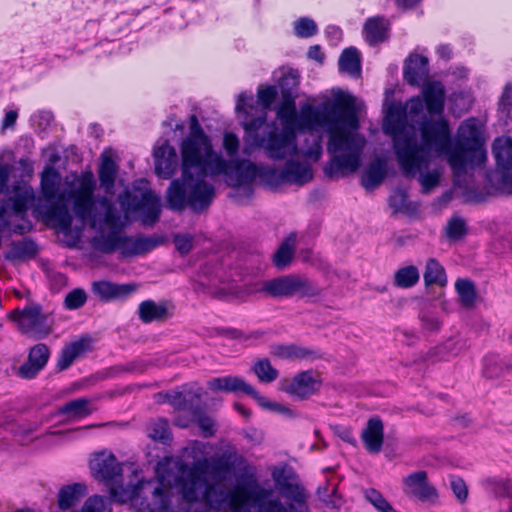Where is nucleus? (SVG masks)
Masks as SVG:
<instances>
[{"instance_id": "38", "label": "nucleus", "mask_w": 512, "mask_h": 512, "mask_svg": "<svg viewBox=\"0 0 512 512\" xmlns=\"http://www.w3.org/2000/svg\"><path fill=\"white\" fill-rule=\"evenodd\" d=\"M33 199L34 194L31 188L24 187L20 189L14 197L10 198L14 214L22 218Z\"/></svg>"}, {"instance_id": "1", "label": "nucleus", "mask_w": 512, "mask_h": 512, "mask_svg": "<svg viewBox=\"0 0 512 512\" xmlns=\"http://www.w3.org/2000/svg\"><path fill=\"white\" fill-rule=\"evenodd\" d=\"M253 100L251 93L238 96L236 112L242 114L243 153L251 155L254 148H263L273 160H283L297 155L296 131L321 132L327 135V151L331 155L325 173L339 178L352 173V95L340 89L332 90V98L320 105L304 104L296 111L292 98H284L276 115L282 124L267 123L265 111L248 119L245 106Z\"/></svg>"}, {"instance_id": "37", "label": "nucleus", "mask_w": 512, "mask_h": 512, "mask_svg": "<svg viewBox=\"0 0 512 512\" xmlns=\"http://www.w3.org/2000/svg\"><path fill=\"white\" fill-rule=\"evenodd\" d=\"M455 289L461 305L466 308L472 307L476 299L474 283L468 279H458L455 283Z\"/></svg>"}, {"instance_id": "24", "label": "nucleus", "mask_w": 512, "mask_h": 512, "mask_svg": "<svg viewBox=\"0 0 512 512\" xmlns=\"http://www.w3.org/2000/svg\"><path fill=\"white\" fill-rule=\"evenodd\" d=\"M364 37L370 45L384 42L389 36V22L381 17L367 20L364 26Z\"/></svg>"}, {"instance_id": "36", "label": "nucleus", "mask_w": 512, "mask_h": 512, "mask_svg": "<svg viewBox=\"0 0 512 512\" xmlns=\"http://www.w3.org/2000/svg\"><path fill=\"white\" fill-rule=\"evenodd\" d=\"M295 237H288L278 248L273 256L276 267L283 269L289 265L294 255Z\"/></svg>"}, {"instance_id": "61", "label": "nucleus", "mask_w": 512, "mask_h": 512, "mask_svg": "<svg viewBox=\"0 0 512 512\" xmlns=\"http://www.w3.org/2000/svg\"><path fill=\"white\" fill-rule=\"evenodd\" d=\"M361 75V55L354 49V78H358Z\"/></svg>"}, {"instance_id": "34", "label": "nucleus", "mask_w": 512, "mask_h": 512, "mask_svg": "<svg viewBox=\"0 0 512 512\" xmlns=\"http://www.w3.org/2000/svg\"><path fill=\"white\" fill-rule=\"evenodd\" d=\"M423 278L427 286L438 285L443 287L447 284V276L445 273V269L434 258H430L427 260Z\"/></svg>"}, {"instance_id": "6", "label": "nucleus", "mask_w": 512, "mask_h": 512, "mask_svg": "<svg viewBox=\"0 0 512 512\" xmlns=\"http://www.w3.org/2000/svg\"><path fill=\"white\" fill-rule=\"evenodd\" d=\"M449 152L438 154L436 157H445L447 163L457 176L466 172L467 165H481L487 159L481 133L475 119L464 121L458 129V139L452 141L450 137Z\"/></svg>"}, {"instance_id": "14", "label": "nucleus", "mask_w": 512, "mask_h": 512, "mask_svg": "<svg viewBox=\"0 0 512 512\" xmlns=\"http://www.w3.org/2000/svg\"><path fill=\"white\" fill-rule=\"evenodd\" d=\"M50 350L44 343L30 348L27 360L17 369V375L23 379H33L46 366Z\"/></svg>"}, {"instance_id": "4", "label": "nucleus", "mask_w": 512, "mask_h": 512, "mask_svg": "<svg viewBox=\"0 0 512 512\" xmlns=\"http://www.w3.org/2000/svg\"><path fill=\"white\" fill-rule=\"evenodd\" d=\"M421 96L410 98L404 105L392 103L383 122V131L393 139V148L398 165L409 178H417L423 194L432 193L439 185L442 172L430 168L432 152H449L450 127L447 120H426L419 126L421 141L418 144L412 126L408 125L424 110Z\"/></svg>"}, {"instance_id": "23", "label": "nucleus", "mask_w": 512, "mask_h": 512, "mask_svg": "<svg viewBox=\"0 0 512 512\" xmlns=\"http://www.w3.org/2000/svg\"><path fill=\"white\" fill-rule=\"evenodd\" d=\"M282 182L304 185L313 178V172L308 164L288 161L279 174Z\"/></svg>"}, {"instance_id": "48", "label": "nucleus", "mask_w": 512, "mask_h": 512, "mask_svg": "<svg viewBox=\"0 0 512 512\" xmlns=\"http://www.w3.org/2000/svg\"><path fill=\"white\" fill-rule=\"evenodd\" d=\"M295 34L300 38H309L317 33V25L314 20L302 17L294 23Z\"/></svg>"}, {"instance_id": "47", "label": "nucleus", "mask_w": 512, "mask_h": 512, "mask_svg": "<svg viewBox=\"0 0 512 512\" xmlns=\"http://www.w3.org/2000/svg\"><path fill=\"white\" fill-rule=\"evenodd\" d=\"M467 232L466 222L459 216L452 217L446 226L447 237L452 240L461 239Z\"/></svg>"}, {"instance_id": "31", "label": "nucleus", "mask_w": 512, "mask_h": 512, "mask_svg": "<svg viewBox=\"0 0 512 512\" xmlns=\"http://www.w3.org/2000/svg\"><path fill=\"white\" fill-rule=\"evenodd\" d=\"M37 254L36 244L29 239L13 242L10 249L5 254V259L9 261H18L32 258Z\"/></svg>"}, {"instance_id": "62", "label": "nucleus", "mask_w": 512, "mask_h": 512, "mask_svg": "<svg viewBox=\"0 0 512 512\" xmlns=\"http://www.w3.org/2000/svg\"><path fill=\"white\" fill-rule=\"evenodd\" d=\"M440 58L449 60L452 56V50L449 45H440L437 49Z\"/></svg>"}, {"instance_id": "21", "label": "nucleus", "mask_w": 512, "mask_h": 512, "mask_svg": "<svg viewBox=\"0 0 512 512\" xmlns=\"http://www.w3.org/2000/svg\"><path fill=\"white\" fill-rule=\"evenodd\" d=\"M422 99L429 114H442L445 101L444 86L437 81L425 84L422 87Z\"/></svg>"}, {"instance_id": "44", "label": "nucleus", "mask_w": 512, "mask_h": 512, "mask_svg": "<svg viewBox=\"0 0 512 512\" xmlns=\"http://www.w3.org/2000/svg\"><path fill=\"white\" fill-rule=\"evenodd\" d=\"M483 374L485 377L494 379L505 374L503 359L496 355H488L484 358Z\"/></svg>"}, {"instance_id": "54", "label": "nucleus", "mask_w": 512, "mask_h": 512, "mask_svg": "<svg viewBox=\"0 0 512 512\" xmlns=\"http://www.w3.org/2000/svg\"><path fill=\"white\" fill-rule=\"evenodd\" d=\"M339 70L342 72H352V47L344 49L339 58Z\"/></svg>"}, {"instance_id": "26", "label": "nucleus", "mask_w": 512, "mask_h": 512, "mask_svg": "<svg viewBox=\"0 0 512 512\" xmlns=\"http://www.w3.org/2000/svg\"><path fill=\"white\" fill-rule=\"evenodd\" d=\"M87 487L82 483H74L62 487L58 493V505L61 510L74 507L86 495Z\"/></svg>"}, {"instance_id": "9", "label": "nucleus", "mask_w": 512, "mask_h": 512, "mask_svg": "<svg viewBox=\"0 0 512 512\" xmlns=\"http://www.w3.org/2000/svg\"><path fill=\"white\" fill-rule=\"evenodd\" d=\"M207 387L213 392H242L251 396L263 408L284 413L290 412L288 408L267 400L264 396L260 395L253 386H251L242 377L239 376L228 375L212 378L207 382Z\"/></svg>"}, {"instance_id": "30", "label": "nucleus", "mask_w": 512, "mask_h": 512, "mask_svg": "<svg viewBox=\"0 0 512 512\" xmlns=\"http://www.w3.org/2000/svg\"><path fill=\"white\" fill-rule=\"evenodd\" d=\"M91 401L87 398H77L58 408V414L68 415L71 419H80L92 413Z\"/></svg>"}, {"instance_id": "11", "label": "nucleus", "mask_w": 512, "mask_h": 512, "mask_svg": "<svg viewBox=\"0 0 512 512\" xmlns=\"http://www.w3.org/2000/svg\"><path fill=\"white\" fill-rule=\"evenodd\" d=\"M86 174H91L93 176L91 172H86L82 173L78 177H75L71 181L66 180L65 189L60 194H58L61 176L53 167L48 166L41 174L40 184L42 196L48 202H52L57 199L59 202L72 201V204L74 205L73 198L69 196L70 190L72 189L74 183Z\"/></svg>"}, {"instance_id": "19", "label": "nucleus", "mask_w": 512, "mask_h": 512, "mask_svg": "<svg viewBox=\"0 0 512 512\" xmlns=\"http://www.w3.org/2000/svg\"><path fill=\"white\" fill-rule=\"evenodd\" d=\"M429 74L428 59L422 55L412 54L405 61L403 76L411 86H419Z\"/></svg>"}, {"instance_id": "40", "label": "nucleus", "mask_w": 512, "mask_h": 512, "mask_svg": "<svg viewBox=\"0 0 512 512\" xmlns=\"http://www.w3.org/2000/svg\"><path fill=\"white\" fill-rule=\"evenodd\" d=\"M253 372L261 382L271 383L278 378L279 372L275 369L270 361L266 358L260 359L255 362Z\"/></svg>"}, {"instance_id": "59", "label": "nucleus", "mask_w": 512, "mask_h": 512, "mask_svg": "<svg viewBox=\"0 0 512 512\" xmlns=\"http://www.w3.org/2000/svg\"><path fill=\"white\" fill-rule=\"evenodd\" d=\"M325 32L334 44H337L340 41L342 33L338 27L333 25L328 26Z\"/></svg>"}, {"instance_id": "13", "label": "nucleus", "mask_w": 512, "mask_h": 512, "mask_svg": "<svg viewBox=\"0 0 512 512\" xmlns=\"http://www.w3.org/2000/svg\"><path fill=\"white\" fill-rule=\"evenodd\" d=\"M403 492L409 496L424 502H433L438 494L435 487L428 481L426 471L413 472L403 478Z\"/></svg>"}, {"instance_id": "27", "label": "nucleus", "mask_w": 512, "mask_h": 512, "mask_svg": "<svg viewBox=\"0 0 512 512\" xmlns=\"http://www.w3.org/2000/svg\"><path fill=\"white\" fill-rule=\"evenodd\" d=\"M138 314L144 323L162 321L169 316L166 305L164 303H156L153 300H146L140 303Z\"/></svg>"}, {"instance_id": "33", "label": "nucleus", "mask_w": 512, "mask_h": 512, "mask_svg": "<svg viewBox=\"0 0 512 512\" xmlns=\"http://www.w3.org/2000/svg\"><path fill=\"white\" fill-rule=\"evenodd\" d=\"M387 173L386 163L380 159L372 162L362 177V185L366 189H374L385 178Z\"/></svg>"}, {"instance_id": "63", "label": "nucleus", "mask_w": 512, "mask_h": 512, "mask_svg": "<svg viewBox=\"0 0 512 512\" xmlns=\"http://www.w3.org/2000/svg\"><path fill=\"white\" fill-rule=\"evenodd\" d=\"M205 450L206 445L198 441L192 443L190 447L186 448V452L192 454H194L196 451L200 452L201 454H204Z\"/></svg>"}, {"instance_id": "5", "label": "nucleus", "mask_w": 512, "mask_h": 512, "mask_svg": "<svg viewBox=\"0 0 512 512\" xmlns=\"http://www.w3.org/2000/svg\"><path fill=\"white\" fill-rule=\"evenodd\" d=\"M208 468L209 461L204 457L182 470L176 485L185 502H200L215 511L228 507L232 512H239L252 499L256 512H296L275 496L272 489L257 486L249 494L241 487L229 491L220 482L209 483L205 478Z\"/></svg>"}, {"instance_id": "39", "label": "nucleus", "mask_w": 512, "mask_h": 512, "mask_svg": "<svg viewBox=\"0 0 512 512\" xmlns=\"http://www.w3.org/2000/svg\"><path fill=\"white\" fill-rule=\"evenodd\" d=\"M272 354L283 359H306L312 352L296 345H278L273 347Z\"/></svg>"}, {"instance_id": "12", "label": "nucleus", "mask_w": 512, "mask_h": 512, "mask_svg": "<svg viewBox=\"0 0 512 512\" xmlns=\"http://www.w3.org/2000/svg\"><path fill=\"white\" fill-rule=\"evenodd\" d=\"M322 385L319 373L307 370L296 374L291 380L282 384L283 391L299 399H305L315 394Z\"/></svg>"}, {"instance_id": "18", "label": "nucleus", "mask_w": 512, "mask_h": 512, "mask_svg": "<svg viewBox=\"0 0 512 512\" xmlns=\"http://www.w3.org/2000/svg\"><path fill=\"white\" fill-rule=\"evenodd\" d=\"M360 439L369 454H379L384 443V425L379 417H372L362 430Z\"/></svg>"}, {"instance_id": "55", "label": "nucleus", "mask_w": 512, "mask_h": 512, "mask_svg": "<svg viewBox=\"0 0 512 512\" xmlns=\"http://www.w3.org/2000/svg\"><path fill=\"white\" fill-rule=\"evenodd\" d=\"M322 155V144L320 137H317L314 139L313 144L304 150V156L313 160L317 161L320 159Z\"/></svg>"}, {"instance_id": "51", "label": "nucleus", "mask_w": 512, "mask_h": 512, "mask_svg": "<svg viewBox=\"0 0 512 512\" xmlns=\"http://www.w3.org/2000/svg\"><path fill=\"white\" fill-rule=\"evenodd\" d=\"M173 242L181 254L189 253L193 248V237L189 234L175 235Z\"/></svg>"}, {"instance_id": "53", "label": "nucleus", "mask_w": 512, "mask_h": 512, "mask_svg": "<svg viewBox=\"0 0 512 512\" xmlns=\"http://www.w3.org/2000/svg\"><path fill=\"white\" fill-rule=\"evenodd\" d=\"M451 489L460 502H464L468 496V489L463 479L452 477L450 481Z\"/></svg>"}, {"instance_id": "15", "label": "nucleus", "mask_w": 512, "mask_h": 512, "mask_svg": "<svg viewBox=\"0 0 512 512\" xmlns=\"http://www.w3.org/2000/svg\"><path fill=\"white\" fill-rule=\"evenodd\" d=\"M137 286L133 283L117 284L110 281H96L92 283V292L104 302L123 300L134 293Z\"/></svg>"}, {"instance_id": "29", "label": "nucleus", "mask_w": 512, "mask_h": 512, "mask_svg": "<svg viewBox=\"0 0 512 512\" xmlns=\"http://www.w3.org/2000/svg\"><path fill=\"white\" fill-rule=\"evenodd\" d=\"M46 217L49 221H52L61 231H70L73 218L68 207L63 202L58 201L56 205H53L47 211Z\"/></svg>"}, {"instance_id": "22", "label": "nucleus", "mask_w": 512, "mask_h": 512, "mask_svg": "<svg viewBox=\"0 0 512 512\" xmlns=\"http://www.w3.org/2000/svg\"><path fill=\"white\" fill-rule=\"evenodd\" d=\"M203 396L201 387L185 386L181 391H173L166 395L167 401L178 410H190L193 413V404L199 402Z\"/></svg>"}, {"instance_id": "46", "label": "nucleus", "mask_w": 512, "mask_h": 512, "mask_svg": "<svg viewBox=\"0 0 512 512\" xmlns=\"http://www.w3.org/2000/svg\"><path fill=\"white\" fill-rule=\"evenodd\" d=\"M192 415L204 437L208 438L214 436L216 432V424L212 417L202 414L199 408H195Z\"/></svg>"}, {"instance_id": "43", "label": "nucleus", "mask_w": 512, "mask_h": 512, "mask_svg": "<svg viewBox=\"0 0 512 512\" xmlns=\"http://www.w3.org/2000/svg\"><path fill=\"white\" fill-rule=\"evenodd\" d=\"M148 436L155 440L165 443L170 439V430L168 421L163 418H159L152 421L148 427Z\"/></svg>"}, {"instance_id": "25", "label": "nucleus", "mask_w": 512, "mask_h": 512, "mask_svg": "<svg viewBox=\"0 0 512 512\" xmlns=\"http://www.w3.org/2000/svg\"><path fill=\"white\" fill-rule=\"evenodd\" d=\"M492 153L497 167L503 171L512 169V138L498 137L492 145Z\"/></svg>"}, {"instance_id": "35", "label": "nucleus", "mask_w": 512, "mask_h": 512, "mask_svg": "<svg viewBox=\"0 0 512 512\" xmlns=\"http://www.w3.org/2000/svg\"><path fill=\"white\" fill-rule=\"evenodd\" d=\"M420 273L416 266L409 265L399 268L394 274V285L399 288H411L418 283Z\"/></svg>"}, {"instance_id": "60", "label": "nucleus", "mask_w": 512, "mask_h": 512, "mask_svg": "<svg viewBox=\"0 0 512 512\" xmlns=\"http://www.w3.org/2000/svg\"><path fill=\"white\" fill-rule=\"evenodd\" d=\"M9 180V171L7 167L0 166V193L7 190V183Z\"/></svg>"}, {"instance_id": "16", "label": "nucleus", "mask_w": 512, "mask_h": 512, "mask_svg": "<svg viewBox=\"0 0 512 512\" xmlns=\"http://www.w3.org/2000/svg\"><path fill=\"white\" fill-rule=\"evenodd\" d=\"M155 158V172L163 178H171L178 167V156L174 147L170 146L167 142L158 146L154 150Z\"/></svg>"}, {"instance_id": "7", "label": "nucleus", "mask_w": 512, "mask_h": 512, "mask_svg": "<svg viewBox=\"0 0 512 512\" xmlns=\"http://www.w3.org/2000/svg\"><path fill=\"white\" fill-rule=\"evenodd\" d=\"M264 292L274 298L313 297L320 289L310 279L297 274H289L256 283L249 293Z\"/></svg>"}, {"instance_id": "32", "label": "nucleus", "mask_w": 512, "mask_h": 512, "mask_svg": "<svg viewBox=\"0 0 512 512\" xmlns=\"http://www.w3.org/2000/svg\"><path fill=\"white\" fill-rule=\"evenodd\" d=\"M117 175V165L107 155H102V162L99 168V181L106 193H111Z\"/></svg>"}, {"instance_id": "45", "label": "nucleus", "mask_w": 512, "mask_h": 512, "mask_svg": "<svg viewBox=\"0 0 512 512\" xmlns=\"http://www.w3.org/2000/svg\"><path fill=\"white\" fill-rule=\"evenodd\" d=\"M142 487V483H138L136 485H128L126 487L124 486H118V487H112L111 488V495L112 497L120 502L125 503L130 500H134L138 497L139 490Z\"/></svg>"}, {"instance_id": "20", "label": "nucleus", "mask_w": 512, "mask_h": 512, "mask_svg": "<svg viewBox=\"0 0 512 512\" xmlns=\"http://www.w3.org/2000/svg\"><path fill=\"white\" fill-rule=\"evenodd\" d=\"M90 350L91 339L87 336L80 337L61 350L57 361V368L60 371L66 370L75 360L84 356Z\"/></svg>"}, {"instance_id": "17", "label": "nucleus", "mask_w": 512, "mask_h": 512, "mask_svg": "<svg viewBox=\"0 0 512 512\" xmlns=\"http://www.w3.org/2000/svg\"><path fill=\"white\" fill-rule=\"evenodd\" d=\"M90 468L95 477L105 481H115L121 474V465L111 453H98L90 461Z\"/></svg>"}, {"instance_id": "41", "label": "nucleus", "mask_w": 512, "mask_h": 512, "mask_svg": "<svg viewBox=\"0 0 512 512\" xmlns=\"http://www.w3.org/2000/svg\"><path fill=\"white\" fill-rule=\"evenodd\" d=\"M169 490L162 484L154 487L152 492V506L149 507V512H167L169 511Z\"/></svg>"}, {"instance_id": "28", "label": "nucleus", "mask_w": 512, "mask_h": 512, "mask_svg": "<svg viewBox=\"0 0 512 512\" xmlns=\"http://www.w3.org/2000/svg\"><path fill=\"white\" fill-rule=\"evenodd\" d=\"M278 95L277 88L275 86H268L258 90V102L262 106L261 109L252 105L253 101L249 102V105L245 106V110L248 112V119H252L257 115L265 111V117L267 116V110L270 109L271 105L275 101Z\"/></svg>"}, {"instance_id": "50", "label": "nucleus", "mask_w": 512, "mask_h": 512, "mask_svg": "<svg viewBox=\"0 0 512 512\" xmlns=\"http://www.w3.org/2000/svg\"><path fill=\"white\" fill-rule=\"evenodd\" d=\"M87 300L86 292L77 288L66 295L65 306L68 309H78L85 304Z\"/></svg>"}, {"instance_id": "52", "label": "nucleus", "mask_w": 512, "mask_h": 512, "mask_svg": "<svg viewBox=\"0 0 512 512\" xmlns=\"http://www.w3.org/2000/svg\"><path fill=\"white\" fill-rule=\"evenodd\" d=\"M223 147L229 157H233L239 150V139L231 132H227L223 137Z\"/></svg>"}, {"instance_id": "3", "label": "nucleus", "mask_w": 512, "mask_h": 512, "mask_svg": "<svg viewBox=\"0 0 512 512\" xmlns=\"http://www.w3.org/2000/svg\"><path fill=\"white\" fill-rule=\"evenodd\" d=\"M95 180L91 174L78 179L69 196L74 200V214L87 222L98 235L92 239L93 247L106 254L119 250L124 256L142 255L161 244L157 237H131L121 234L128 225L129 215L139 213L145 226H153L161 212L160 197L146 189L141 196L124 191L118 196L120 208L106 196L94 199Z\"/></svg>"}, {"instance_id": "64", "label": "nucleus", "mask_w": 512, "mask_h": 512, "mask_svg": "<svg viewBox=\"0 0 512 512\" xmlns=\"http://www.w3.org/2000/svg\"><path fill=\"white\" fill-rule=\"evenodd\" d=\"M496 485L497 487H499V491H500V494L501 495H506L508 494L509 490H510V483L508 480H499L496 482Z\"/></svg>"}, {"instance_id": "49", "label": "nucleus", "mask_w": 512, "mask_h": 512, "mask_svg": "<svg viewBox=\"0 0 512 512\" xmlns=\"http://www.w3.org/2000/svg\"><path fill=\"white\" fill-rule=\"evenodd\" d=\"M419 320L421 322V329L425 333L438 332L442 326L439 318L428 311L420 312Z\"/></svg>"}, {"instance_id": "58", "label": "nucleus", "mask_w": 512, "mask_h": 512, "mask_svg": "<svg viewBox=\"0 0 512 512\" xmlns=\"http://www.w3.org/2000/svg\"><path fill=\"white\" fill-rule=\"evenodd\" d=\"M17 117H18L17 111H14V110L8 111L2 121V129L5 130V129L13 127L16 123Z\"/></svg>"}, {"instance_id": "10", "label": "nucleus", "mask_w": 512, "mask_h": 512, "mask_svg": "<svg viewBox=\"0 0 512 512\" xmlns=\"http://www.w3.org/2000/svg\"><path fill=\"white\" fill-rule=\"evenodd\" d=\"M284 470H274L272 478L275 481L281 495L289 501L287 504L296 512H308L307 500L309 494L299 482L289 481L288 477L283 476Z\"/></svg>"}, {"instance_id": "56", "label": "nucleus", "mask_w": 512, "mask_h": 512, "mask_svg": "<svg viewBox=\"0 0 512 512\" xmlns=\"http://www.w3.org/2000/svg\"><path fill=\"white\" fill-rule=\"evenodd\" d=\"M364 497L369 503L373 505L374 508L384 504V501H386L383 495L373 488L364 490Z\"/></svg>"}, {"instance_id": "57", "label": "nucleus", "mask_w": 512, "mask_h": 512, "mask_svg": "<svg viewBox=\"0 0 512 512\" xmlns=\"http://www.w3.org/2000/svg\"><path fill=\"white\" fill-rule=\"evenodd\" d=\"M307 56L309 59L314 60L319 64H323L325 58V55L319 45L311 46L308 50Z\"/></svg>"}, {"instance_id": "42", "label": "nucleus", "mask_w": 512, "mask_h": 512, "mask_svg": "<svg viewBox=\"0 0 512 512\" xmlns=\"http://www.w3.org/2000/svg\"><path fill=\"white\" fill-rule=\"evenodd\" d=\"M389 204L394 212H413L417 205L408 201L407 194L403 190H396L389 198Z\"/></svg>"}, {"instance_id": "8", "label": "nucleus", "mask_w": 512, "mask_h": 512, "mask_svg": "<svg viewBox=\"0 0 512 512\" xmlns=\"http://www.w3.org/2000/svg\"><path fill=\"white\" fill-rule=\"evenodd\" d=\"M10 319L17 324L18 330L33 339H43L52 332L49 317L42 313L38 304L26 305L23 309H14L9 314Z\"/></svg>"}, {"instance_id": "2", "label": "nucleus", "mask_w": 512, "mask_h": 512, "mask_svg": "<svg viewBox=\"0 0 512 512\" xmlns=\"http://www.w3.org/2000/svg\"><path fill=\"white\" fill-rule=\"evenodd\" d=\"M181 157V178L170 183L166 195L167 206L174 211L190 207L200 212L210 206L215 188L206 176L224 175L225 182L235 189L231 197L243 203L252 196V183L260 175L251 161H226L215 152L195 115L190 117V135L181 143Z\"/></svg>"}]
</instances>
